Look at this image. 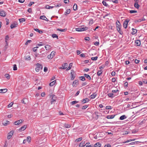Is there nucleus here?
<instances>
[{
  "label": "nucleus",
  "instance_id": "obj_1",
  "mask_svg": "<svg viewBox=\"0 0 147 147\" xmlns=\"http://www.w3.org/2000/svg\"><path fill=\"white\" fill-rule=\"evenodd\" d=\"M71 80H73L75 78L76 74L74 71L73 70H71Z\"/></svg>",
  "mask_w": 147,
  "mask_h": 147
},
{
  "label": "nucleus",
  "instance_id": "obj_2",
  "mask_svg": "<svg viewBox=\"0 0 147 147\" xmlns=\"http://www.w3.org/2000/svg\"><path fill=\"white\" fill-rule=\"evenodd\" d=\"M42 67V65L39 63H37L36 65V68H35L36 71L37 72H38L40 70V69Z\"/></svg>",
  "mask_w": 147,
  "mask_h": 147
},
{
  "label": "nucleus",
  "instance_id": "obj_3",
  "mask_svg": "<svg viewBox=\"0 0 147 147\" xmlns=\"http://www.w3.org/2000/svg\"><path fill=\"white\" fill-rule=\"evenodd\" d=\"M5 12L3 10H0V16L2 17H5L6 16Z\"/></svg>",
  "mask_w": 147,
  "mask_h": 147
},
{
  "label": "nucleus",
  "instance_id": "obj_4",
  "mask_svg": "<svg viewBox=\"0 0 147 147\" xmlns=\"http://www.w3.org/2000/svg\"><path fill=\"white\" fill-rule=\"evenodd\" d=\"M13 131H11L8 134L7 136V138L8 139H9L12 136L13 134Z\"/></svg>",
  "mask_w": 147,
  "mask_h": 147
},
{
  "label": "nucleus",
  "instance_id": "obj_5",
  "mask_svg": "<svg viewBox=\"0 0 147 147\" xmlns=\"http://www.w3.org/2000/svg\"><path fill=\"white\" fill-rule=\"evenodd\" d=\"M27 126L26 125H24L22 127H21L19 129H18V131L20 132H21L22 131H24L26 128Z\"/></svg>",
  "mask_w": 147,
  "mask_h": 147
},
{
  "label": "nucleus",
  "instance_id": "obj_6",
  "mask_svg": "<svg viewBox=\"0 0 147 147\" xmlns=\"http://www.w3.org/2000/svg\"><path fill=\"white\" fill-rule=\"evenodd\" d=\"M129 21L128 20H125L123 23V26L125 28H126L127 27L128 23Z\"/></svg>",
  "mask_w": 147,
  "mask_h": 147
},
{
  "label": "nucleus",
  "instance_id": "obj_7",
  "mask_svg": "<svg viewBox=\"0 0 147 147\" xmlns=\"http://www.w3.org/2000/svg\"><path fill=\"white\" fill-rule=\"evenodd\" d=\"M23 120L22 119L20 120L17 121H16L14 122V124L15 125H19L21 123H22Z\"/></svg>",
  "mask_w": 147,
  "mask_h": 147
},
{
  "label": "nucleus",
  "instance_id": "obj_8",
  "mask_svg": "<svg viewBox=\"0 0 147 147\" xmlns=\"http://www.w3.org/2000/svg\"><path fill=\"white\" fill-rule=\"evenodd\" d=\"M118 94V93H117V94H116L115 95V94H114L112 92V93H108L107 94V95L109 97L113 98L114 96H116V95H117Z\"/></svg>",
  "mask_w": 147,
  "mask_h": 147
},
{
  "label": "nucleus",
  "instance_id": "obj_9",
  "mask_svg": "<svg viewBox=\"0 0 147 147\" xmlns=\"http://www.w3.org/2000/svg\"><path fill=\"white\" fill-rule=\"evenodd\" d=\"M78 80H75L73 82L72 86H73L76 87V86L78 84Z\"/></svg>",
  "mask_w": 147,
  "mask_h": 147
},
{
  "label": "nucleus",
  "instance_id": "obj_10",
  "mask_svg": "<svg viewBox=\"0 0 147 147\" xmlns=\"http://www.w3.org/2000/svg\"><path fill=\"white\" fill-rule=\"evenodd\" d=\"M17 25L18 24L16 22H14L13 24H11L10 27L11 29H13L16 27Z\"/></svg>",
  "mask_w": 147,
  "mask_h": 147
},
{
  "label": "nucleus",
  "instance_id": "obj_11",
  "mask_svg": "<svg viewBox=\"0 0 147 147\" xmlns=\"http://www.w3.org/2000/svg\"><path fill=\"white\" fill-rule=\"evenodd\" d=\"M146 18L147 16H144L142 19H138V22L145 21L146 20Z\"/></svg>",
  "mask_w": 147,
  "mask_h": 147
},
{
  "label": "nucleus",
  "instance_id": "obj_12",
  "mask_svg": "<svg viewBox=\"0 0 147 147\" xmlns=\"http://www.w3.org/2000/svg\"><path fill=\"white\" fill-rule=\"evenodd\" d=\"M68 66V64L67 63H65L63 64L62 65V66L63 67L62 69H67Z\"/></svg>",
  "mask_w": 147,
  "mask_h": 147
},
{
  "label": "nucleus",
  "instance_id": "obj_13",
  "mask_svg": "<svg viewBox=\"0 0 147 147\" xmlns=\"http://www.w3.org/2000/svg\"><path fill=\"white\" fill-rule=\"evenodd\" d=\"M115 115H108L106 117V118L107 119H112L113 118Z\"/></svg>",
  "mask_w": 147,
  "mask_h": 147
},
{
  "label": "nucleus",
  "instance_id": "obj_14",
  "mask_svg": "<svg viewBox=\"0 0 147 147\" xmlns=\"http://www.w3.org/2000/svg\"><path fill=\"white\" fill-rule=\"evenodd\" d=\"M89 101V100L88 98H86L83 99L82 101V102L83 103H84L86 102H88Z\"/></svg>",
  "mask_w": 147,
  "mask_h": 147
},
{
  "label": "nucleus",
  "instance_id": "obj_15",
  "mask_svg": "<svg viewBox=\"0 0 147 147\" xmlns=\"http://www.w3.org/2000/svg\"><path fill=\"white\" fill-rule=\"evenodd\" d=\"M7 91V89H1L0 90V93H5Z\"/></svg>",
  "mask_w": 147,
  "mask_h": 147
},
{
  "label": "nucleus",
  "instance_id": "obj_16",
  "mask_svg": "<svg viewBox=\"0 0 147 147\" xmlns=\"http://www.w3.org/2000/svg\"><path fill=\"white\" fill-rule=\"evenodd\" d=\"M85 143V141H82L79 145V147H84Z\"/></svg>",
  "mask_w": 147,
  "mask_h": 147
},
{
  "label": "nucleus",
  "instance_id": "obj_17",
  "mask_svg": "<svg viewBox=\"0 0 147 147\" xmlns=\"http://www.w3.org/2000/svg\"><path fill=\"white\" fill-rule=\"evenodd\" d=\"M70 10L69 9H67L65 13V15L66 16L67 15L70 13Z\"/></svg>",
  "mask_w": 147,
  "mask_h": 147
},
{
  "label": "nucleus",
  "instance_id": "obj_18",
  "mask_svg": "<svg viewBox=\"0 0 147 147\" xmlns=\"http://www.w3.org/2000/svg\"><path fill=\"white\" fill-rule=\"evenodd\" d=\"M132 30L131 33L132 35H134L137 32V31L136 29L132 28Z\"/></svg>",
  "mask_w": 147,
  "mask_h": 147
},
{
  "label": "nucleus",
  "instance_id": "obj_19",
  "mask_svg": "<svg viewBox=\"0 0 147 147\" xmlns=\"http://www.w3.org/2000/svg\"><path fill=\"white\" fill-rule=\"evenodd\" d=\"M127 118V117L125 115H123L121 116L119 118V119L123 120Z\"/></svg>",
  "mask_w": 147,
  "mask_h": 147
},
{
  "label": "nucleus",
  "instance_id": "obj_20",
  "mask_svg": "<svg viewBox=\"0 0 147 147\" xmlns=\"http://www.w3.org/2000/svg\"><path fill=\"white\" fill-rule=\"evenodd\" d=\"M84 76H85L89 80H90L91 79V77L88 74H84Z\"/></svg>",
  "mask_w": 147,
  "mask_h": 147
},
{
  "label": "nucleus",
  "instance_id": "obj_21",
  "mask_svg": "<svg viewBox=\"0 0 147 147\" xmlns=\"http://www.w3.org/2000/svg\"><path fill=\"white\" fill-rule=\"evenodd\" d=\"M101 146V144L97 142L94 145V147H100Z\"/></svg>",
  "mask_w": 147,
  "mask_h": 147
},
{
  "label": "nucleus",
  "instance_id": "obj_22",
  "mask_svg": "<svg viewBox=\"0 0 147 147\" xmlns=\"http://www.w3.org/2000/svg\"><path fill=\"white\" fill-rule=\"evenodd\" d=\"M56 80H55L51 82L49 84V85L50 86H53L56 83Z\"/></svg>",
  "mask_w": 147,
  "mask_h": 147
},
{
  "label": "nucleus",
  "instance_id": "obj_23",
  "mask_svg": "<svg viewBox=\"0 0 147 147\" xmlns=\"http://www.w3.org/2000/svg\"><path fill=\"white\" fill-rule=\"evenodd\" d=\"M102 3L105 6L107 7H109V5L107 3L105 2V1H102Z\"/></svg>",
  "mask_w": 147,
  "mask_h": 147
},
{
  "label": "nucleus",
  "instance_id": "obj_24",
  "mask_svg": "<svg viewBox=\"0 0 147 147\" xmlns=\"http://www.w3.org/2000/svg\"><path fill=\"white\" fill-rule=\"evenodd\" d=\"M116 25L117 29H118V28H121V26L120 25V24L119 21H118V23L117 22H116Z\"/></svg>",
  "mask_w": 147,
  "mask_h": 147
},
{
  "label": "nucleus",
  "instance_id": "obj_25",
  "mask_svg": "<svg viewBox=\"0 0 147 147\" xmlns=\"http://www.w3.org/2000/svg\"><path fill=\"white\" fill-rule=\"evenodd\" d=\"M102 70H98L97 73V75L98 76H100L102 74Z\"/></svg>",
  "mask_w": 147,
  "mask_h": 147
},
{
  "label": "nucleus",
  "instance_id": "obj_26",
  "mask_svg": "<svg viewBox=\"0 0 147 147\" xmlns=\"http://www.w3.org/2000/svg\"><path fill=\"white\" fill-rule=\"evenodd\" d=\"M118 32H119V33L120 34H123V32L122 31L121 28H118V29H117Z\"/></svg>",
  "mask_w": 147,
  "mask_h": 147
},
{
  "label": "nucleus",
  "instance_id": "obj_27",
  "mask_svg": "<svg viewBox=\"0 0 147 147\" xmlns=\"http://www.w3.org/2000/svg\"><path fill=\"white\" fill-rule=\"evenodd\" d=\"M45 47L46 50H48L51 48V46L49 45H47L45 46Z\"/></svg>",
  "mask_w": 147,
  "mask_h": 147
},
{
  "label": "nucleus",
  "instance_id": "obj_28",
  "mask_svg": "<svg viewBox=\"0 0 147 147\" xmlns=\"http://www.w3.org/2000/svg\"><path fill=\"white\" fill-rule=\"evenodd\" d=\"M9 123V121H6L5 122H3L2 123L4 126H6Z\"/></svg>",
  "mask_w": 147,
  "mask_h": 147
},
{
  "label": "nucleus",
  "instance_id": "obj_29",
  "mask_svg": "<svg viewBox=\"0 0 147 147\" xmlns=\"http://www.w3.org/2000/svg\"><path fill=\"white\" fill-rule=\"evenodd\" d=\"M9 36H8V35H6L5 36V42H8L7 41H8L9 40Z\"/></svg>",
  "mask_w": 147,
  "mask_h": 147
},
{
  "label": "nucleus",
  "instance_id": "obj_30",
  "mask_svg": "<svg viewBox=\"0 0 147 147\" xmlns=\"http://www.w3.org/2000/svg\"><path fill=\"white\" fill-rule=\"evenodd\" d=\"M96 93H95L94 94H92L90 96V98L91 99H93L96 96Z\"/></svg>",
  "mask_w": 147,
  "mask_h": 147
},
{
  "label": "nucleus",
  "instance_id": "obj_31",
  "mask_svg": "<svg viewBox=\"0 0 147 147\" xmlns=\"http://www.w3.org/2000/svg\"><path fill=\"white\" fill-rule=\"evenodd\" d=\"M72 64H73L72 63H71L69 64V67L67 68L66 69L67 71L71 69V67L72 66Z\"/></svg>",
  "mask_w": 147,
  "mask_h": 147
},
{
  "label": "nucleus",
  "instance_id": "obj_32",
  "mask_svg": "<svg viewBox=\"0 0 147 147\" xmlns=\"http://www.w3.org/2000/svg\"><path fill=\"white\" fill-rule=\"evenodd\" d=\"M66 30H67L66 29H61L58 28L57 29V31H58L65 32Z\"/></svg>",
  "mask_w": 147,
  "mask_h": 147
},
{
  "label": "nucleus",
  "instance_id": "obj_33",
  "mask_svg": "<svg viewBox=\"0 0 147 147\" xmlns=\"http://www.w3.org/2000/svg\"><path fill=\"white\" fill-rule=\"evenodd\" d=\"M25 59L27 60H30L31 59L30 57V56H27L25 57Z\"/></svg>",
  "mask_w": 147,
  "mask_h": 147
},
{
  "label": "nucleus",
  "instance_id": "obj_34",
  "mask_svg": "<svg viewBox=\"0 0 147 147\" xmlns=\"http://www.w3.org/2000/svg\"><path fill=\"white\" fill-rule=\"evenodd\" d=\"M34 30L35 31H36V32H38L39 33L41 34L43 32V31H42L38 29H37V28L34 29Z\"/></svg>",
  "mask_w": 147,
  "mask_h": 147
},
{
  "label": "nucleus",
  "instance_id": "obj_35",
  "mask_svg": "<svg viewBox=\"0 0 147 147\" xmlns=\"http://www.w3.org/2000/svg\"><path fill=\"white\" fill-rule=\"evenodd\" d=\"M19 20L20 23H22L26 21V19L25 18H22L19 19Z\"/></svg>",
  "mask_w": 147,
  "mask_h": 147
},
{
  "label": "nucleus",
  "instance_id": "obj_36",
  "mask_svg": "<svg viewBox=\"0 0 147 147\" xmlns=\"http://www.w3.org/2000/svg\"><path fill=\"white\" fill-rule=\"evenodd\" d=\"M55 95H52V98H51V104H52V102H53L54 101H55V99H53V98L54 97H55Z\"/></svg>",
  "mask_w": 147,
  "mask_h": 147
},
{
  "label": "nucleus",
  "instance_id": "obj_37",
  "mask_svg": "<svg viewBox=\"0 0 147 147\" xmlns=\"http://www.w3.org/2000/svg\"><path fill=\"white\" fill-rule=\"evenodd\" d=\"M80 80L82 81H84L86 80L84 76L80 77Z\"/></svg>",
  "mask_w": 147,
  "mask_h": 147
},
{
  "label": "nucleus",
  "instance_id": "obj_38",
  "mask_svg": "<svg viewBox=\"0 0 147 147\" xmlns=\"http://www.w3.org/2000/svg\"><path fill=\"white\" fill-rule=\"evenodd\" d=\"M76 31H83V29L82 28H76Z\"/></svg>",
  "mask_w": 147,
  "mask_h": 147
},
{
  "label": "nucleus",
  "instance_id": "obj_39",
  "mask_svg": "<svg viewBox=\"0 0 147 147\" xmlns=\"http://www.w3.org/2000/svg\"><path fill=\"white\" fill-rule=\"evenodd\" d=\"M52 36L53 38H57V39L58 38V36L56 34H53L52 35Z\"/></svg>",
  "mask_w": 147,
  "mask_h": 147
},
{
  "label": "nucleus",
  "instance_id": "obj_40",
  "mask_svg": "<svg viewBox=\"0 0 147 147\" xmlns=\"http://www.w3.org/2000/svg\"><path fill=\"white\" fill-rule=\"evenodd\" d=\"M77 9V5L76 4H75L73 6V9L74 10H76Z\"/></svg>",
  "mask_w": 147,
  "mask_h": 147
},
{
  "label": "nucleus",
  "instance_id": "obj_41",
  "mask_svg": "<svg viewBox=\"0 0 147 147\" xmlns=\"http://www.w3.org/2000/svg\"><path fill=\"white\" fill-rule=\"evenodd\" d=\"M40 57H45L47 55L46 53H44L40 54Z\"/></svg>",
  "mask_w": 147,
  "mask_h": 147
},
{
  "label": "nucleus",
  "instance_id": "obj_42",
  "mask_svg": "<svg viewBox=\"0 0 147 147\" xmlns=\"http://www.w3.org/2000/svg\"><path fill=\"white\" fill-rule=\"evenodd\" d=\"M64 126L65 127L67 128H69L71 127V125L68 124H65Z\"/></svg>",
  "mask_w": 147,
  "mask_h": 147
},
{
  "label": "nucleus",
  "instance_id": "obj_43",
  "mask_svg": "<svg viewBox=\"0 0 147 147\" xmlns=\"http://www.w3.org/2000/svg\"><path fill=\"white\" fill-rule=\"evenodd\" d=\"M78 102V101H77L76 100L73 101L71 102V104L72 105H73L76 103H77Z\"/></svg>",
  "mask_w": 147,
  "mask_h": 147
},
{
  "label": "nucleus",
  "instance_id": "obj_44",
  "mask_svg": "<svg viewBox=\"0 0 147 147\" xmlns=\"http://www.w3.org/2000/svg\"><path fill=\"white\" fill-rule=\"evenodd\" d=\"M5 78L7 79H9L10 78V76L8 74H6L5 75Z\"/></svg>",
  "mask_w": 147,
  "mask_h": 147
},
{
  "label": "nucleus",
  "instance_id": "obj_45",
  "mask_svg": "<svg viewBox=\"0 0 147 147\" xmlns=\"http://www.w3.org/2000/svg\"><path fill=\"white\" fill-rule=\"evenodd\" d=\"M82 137H80V138H78V139H76V140H75V142H79V141H81L82 140Z\"/></svg>",
  "mask_w": 147,
  "mask_h": 147
},
{
  "label": "nucleus",
  "instance_id": "obj_46",
  "mask_svg": "<svg viewBox=\"0 0 147 147\" xmlns=\"http://www.w3.org/2000/svg\"><path fill=\"white\" fill-rule=\"evenodd\" d=\"M48 55L47 57L49 59H52L53 57L51 55Z\"/></svg>",
  "mask_w": 147,
  "mask_h": 147
},
{
  "label": "nucleus",
  "instance_id": "obj_47",
  "mask_svg": "<svg viewBox=\"0 0 147 147\" xmlns=\"http://www.w3.org/2000/svg\"><path fill=\"white\" fill-rule=\"evenodd\" d=\"M13 70L14 71L16 70L17 69V65L16 64H14L13 65Z\"/></svg>",
  "mask_w": 147,
  "mask_h": 147
},
{
  "label": "nucleus",
  "instance_id": "obj_48",
  "mask_svg": "<svg viewBox=\"0 0 147 147\" xmlns=\"http://www.w3.org/2000/svg\"><path fill=\"white\" fill-rule=\"evenodd\" d=\"M137 12V11L134 10H131L129 11V12L131 13H136Z\"/></svg>",
  "mask_w": 147,
  "mask_h": 147
},
{
  "label": "nucleus",
  "instance_id": "obj_49",
  "mask_svg": "<svg viewBox=\"0 0 147 147\" xmlns=\"http://www.w3.org/2000/svg\"><path fill=\"white\" fill-rule=\"evenodd\" d=\"M46 18V17L45 16H42L40 17V18L43 20H45V18Z\"/></svg>",
  "mask_w": 147,
  "mask_h": 147
},
{
  "label": "nucleus",
  "instance_id": "obj_50",
  "mask_svg": "<svg viewBox=\"0 0 147 147\" xmlns=\"http://www.w3.org/2000/svg\"><path fill=\"white\" fill-rule=\"evenodd\" d=\"M27 141L30 142L31 140V138L30 137L28 136L27 138Z\"/></svg>",
  "mask_w": 147,
  "mask_h": 147
},
{
  "label": "nucleus",
  "instance_id": "obj_51",
  "mask_svg": "<svg viewBox=\"0 0 147 147\" xmlns=\"http://www.w3.org/2000/svg\"><path fill=\"white\" fill-rule=\"evenodd\" d=\"M97 58H98L97 57H93L91 58V59L92 60L96 61L97 60Z\"/></svg>",
  "mask_w": 147,
  "mask_h": 147
},
{
  "label": "nucleus",
  "instance_id": "obj_52",
  "mask_svg": "<svg viewBox=\"0 0 147 147\" xmlns=\"http://www.w3.org/2000/svg\"><path fill=\"white\" fill-rule=\"evenodd\" d=\"M112 107L111 106H107L106 107L105 109H112Z\"/></svg>",
  "mask_w": 147,
  "mask_h": 147
},
{
  "label": "nucleus",
  "instance_id": "obj_53",
  "mask_svg": "<svg viewBox=\"0 0 147 147\" xmlns=\"http://www.w3.org/2000/svg\"><path fill=\"white\" fill-rule=\"evenodd\" d=\"M89 142H87L86 143H85V145H84V147H88L89 145L90 144Z\"/></svg>",
  "mask_w": 147,
  "mask_h": 147
},
{
  "label": "nucleus",
  "instance_id": "obj_54",
  "mask_svg": "<svg viewBox=\"0 0 147 147\" xmlns=\"http://www.w3.org/2000/svg\"><path fill=\"white\" fill-rule=\"evenodd\" d=\"M135 7L137 9H138V2L136 1L134 4Z\"/></svg>",
  "mask_w": 147,
  "mask_h": 147
},
{
  "label": "nucleus",
  "instance_id": "obj_55",
  "mask_svg": "<svg viewBox=\"0 0 147 147\" xmlns=\"http://www.w3.org/2000/svg\"><path fill=\"white\" fill-rule=\"evenodd\" d=\"M93 23V20H91L89 22V24L91 26Z\"/></svg>",
  "mask_w": 147,
  "mask_h": 147
},
{
  "label": "nucleus",
  "instance_id": "obj_56",
  "mask_svg": "<svg viewBox=\"0 0 147 147\" xmlns=\"http://www.w3.org/2000/svg\"><path fill=\"white\" fill-rule=\"evenodd\" d=\"M88 107V105H85V106H83L82 107V109H85L86 108H87Z\"/></svg>",
  "mask_w": 147,
  "mask_h": 147
},
{
  "label": "nucleus",
  "instance_id": "obj_57",
  "mask_svg": "<svg viewBox=\"0 0 147 147\" xmlns=\"http://www.w3.org/2000/svg\"><path fill=\"white\" fill-rule=\"evenodd\" d=\"M13 104V103H12V102L10 103L8 105V106H7L9 108V107H11L12 106Z\"/></svg>",
  "mask_w": 147,
  "mask_h": 147
},
{
  "label": "nucleus",
  "instance_id": "obj_58",
  "mask_svg": "<svg viewBox=\"0 0 147 147\" xmlns=\"http://www.w3.org/2000/svg\"><path fill=\"white\" fill-rule=\"evenodd\" d=\"M118 90H112V92L113 93H117L118 91Z\"/></svg>",
  "mask_w": 147,
  "mask_h": 147
},
{
  "label": "nucleus",
  "instance_id": "obj_59",
  "mask_svg": "<svg viewBox=\"0 0 147 147\" xmlns=\"http://www.w3.org/2000/svg\"><path fill=\"white\" fill-rule=\"evenodd\" d=\"M113 3L117 4L118 3V1L117 0H112V1Z\"/></svg>",
  "mask_w": 147,
  "mask_h": 147
},
{
  "label": "nucleus",
  "instance_id": "obj_60",
  "mask_svg": "<svg viewBox=\"0 0 147 147\" xmlns=\"http://www.w3.org/2000/svg\"><path fill=\"white\" fill-rule=\"evenodd\" d=\"M34 3V2H31L30 3H29L28 5V6L29 7H30L31 6V5L33 4Z\"/></svg>",
  "mask_w": 147,
  "mask_h": 147
},
{
  "label": "nucleus",
  "instance_id": "obj_61",
  "mask_svg": "<svg viewBox=\"0 0 147 147\" xmlns=\"http://www.w3.org/2000/svg\"><path fill=\"white\" fill-rule=\"evenodd\" d=\"M55 52L54 51H53L51 52V55H52V56L53 57V56L55 55Z\"/></svg>",
  "mask_w": 147,
  "mask_h": 147
},
{
  "label": "nucleus",
  "instance_id": "obj_62",
  "mask_svg": "<svg viewBox=\"0 0 147 147\" xmlns=\"http://www.w3.org/2000/svg\"><path fill=\"white\" fill-rule=\"evenodd\" d=\"M35 58L37 57H40V54L38 53H36L35 54Z\"/></svg>",
  "mask_w": 147,
  "mask_h": 147
},
{
  "label": "nucleus",
  "instance_id": "obj_63",
  "mask_svg": "<svg viewBox=\"0 0 147 147\" xmlns=\"http://www.w3.org/2000/svg\"><path fill=\"white\" fill-rule=\"evenodd\" d=\"M32 9L31 8H29L28 9L27 11L30 13H32Z\"/></svg>",
  "mask_w": 147,
  "mask_h": 147
},
{
  "label": "nucleus",
  "instance_id": "obj_64",
  "mask_svg": "<svg viewBox=\"0 0 147 147\" xmlns=\"http://www.w3.org/2000/svg\"><path fill=\"white\" fill-rule=\"evenodd\" d=\"M111 145L110 144H106L105 145L104 147H111Z\"/></svg>",
  "mask_w": 147,
  "mask_h": 147
}]
</instances>
